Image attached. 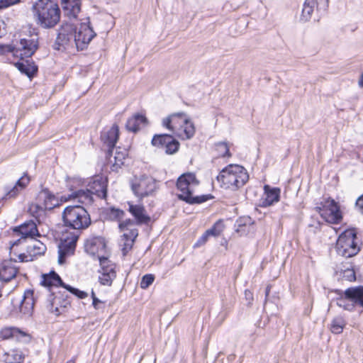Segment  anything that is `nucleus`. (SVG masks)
Wrapping results in <instances>:
<instances>
[{
	"instance_id": "3",
	"label": "nucleus",
	"mask_w": 363,
	"mask_h": 363,
	"mask_svg": "<svg viewBox=\"0 0 363 363\" xmlns=\"http://www.w3.org/2000/svg\"><path fill=\"white\" fill-rule=\"evenodd\" d=\"M249 179L247 170L238 164H229L223 168L217 176L221 187L236 191L244 186Z\"/></svg>"
},
{
	"instance_id": "40",
	"label": "nucleus",
	"mask_w": 363,
	"mask_h": 363,
	"mask_svg": "<svg viewBox=\"0 0 363 363\" xmlns=\"http://www.w3.org/2000/svg\"><path fill=\"white\" fill-rule=\"evenodd\" d=\"M64 288L66 289L67 291H69L72 294L75 295L76 296H77L78 298H82V299L87 297V296H88L86 292H85L84 291H81L78 289L74 288L68 284L65 285Z\"/></svg>"
},
{
	"instance_id": "21",
	"label": "nucleus",
	"mask_w": 363,
	"mask_h": 363,
	"mask_svg": "<svg viewBox=\"0 0 363 363\" xmlns=\"http://www.w3.org/2000/svg\"><path fill=\"white\" fill-rule=\"evenodd\" d=\"M64 13L69 19L77 18L81 11V0H61Z\"/></svg>"
},
{
	"instance_id": "39",
	"label": "nucleus",
	"mask_w": 363,
	"mask_h": 363,
	"mask_svg": "<svg viewBox=\"0 0 363 363\" xmlns=\"http://www.w3.org/2000/svg\"><path fill=\"white\" fill-rule=\"evenodd\" d=\"M155 277L153 274H147L144 275L142 277L141 281H140V287L142 289H147L148 288L154 281Z\"/></svg>"
},
{
	"instance_id": "5",
	"label": "nucleus",
	"mask_w": 363,
	"mask_h": 363,
	"mask_svg": "<svg viewBox=\"0 0 363 363\" xmlns=\"http://www.w3.org/2000/svg\"><path fill=\"white\" fill-rule=\"evenodd\" d=\"M38 48L37 38H22L18 45L0 44V55L11 54L13 57L23 60L30 57Z\"/></svg>"
},
{
	"instance_id": "7",
	"label": "nucleus",
	"mask_w": 363,
	"mask_h": 363,
	"mask_svg": "<svg viewBox=\"0 0 363 363\" xmlns=\"http://www.w3.org/2000/svg\"><path fill=\"white\" fill-rule=\"evenodd\" d=\"M320 216L331 224H338L342 221V215L340 205L334 199L324 198L315 207Z\"/></svg>"
},
{
	"instance_id": "43",
	"label": "nucleus",
	"mask_w": 363,
	"mask_h": 363,
	"mask_svg": "<svg viewBox=\"0 0 363 363\" xmlns=\"http://www.w3.org/2000/svg\"><path fill=\"white\" fill-rule=\"evenodd\" d=\"M209 199V195H202L199 196H194L191 195L190 199L187 200L186 203H201L206 201Z\"/></svg>"
},
{
	"instance_id": "54",
	"label": "nucleus",
	"mask_w": 363,
	"mask_h": 363,
	"mask_svg": "<svg viewBox=\"0 0 363 363\" xmlns=\"http://www.w3.org/2000/svg\"><path fill=\"white\" fill-rule=\"evenodd\" d=\"M26 239L25 238H22V236H21V238L18 240H16V241L13 242L12 243H11V252H10V254H11V252L12 250H13V248L18 245L19 244H21L22 242H23Z\"/></svg>"
},
{
	"instance_id": "6",
	"label": "nucleus",
	"mask_w": 363,
	"mask_h": 363,
	"mask_svg": "<svg viewBox=\"0 0 363 363\" xmlns=\"http://www.w3.org/2000/svg\"><path fill=\"white\" fill-rule=\"evenodd\" d=\"M357 232L354 228L347 229L338 237L336 242V250L339 255L352 257L360 250L357 242Z\"/></svg>"
},
{
	"instance_id": "4",
	"label": "nucleus",
	"mask_w": 363,
	"mask_h": 363,
	"mask_svg": "<svg viewBox=\"0 0 363 363\" xmlns=\"http://www.w3.org/2000/svg\"><path fill=\"white\" fill-rule=\"evenodd\" d=\"M65 225L70 228L82 230L91 224L90 215L87 210L82 206H69L62 213Z\"/></svg>"
},
{
	"instance_id": "24",
	"label": "nucleus",
	"mask_w": 363,
	"mask_h": 363,
	"mask_svg": "<svg viewBox=\"0 0 363 363\" xmlns=\"http://www.w3.org/2000/svg\"><path fill=\"white\" fill-rule=\"evenodd\" d=\"M129 211L135 218L138 224H146L147 223L150 218L147 216L145 212V208L141 205H133L128 203Z\"/></svg>"
},
{
	"instance_id": "56",
	"label": "nucleus",
	"mask_w": 363,
	"mask_h": 363,
	"mask_svg": "<svg viewBox=\"0 0 363 363\" xmlns=\"http://www.w3.org/2000/svg\"><path fill=\"white\" fill-rule=\"evenodd\" d=\"M309 227H314L316 230H319L320 228V223L319 221H317L313 224H310Z\"/></svg>"
},
{
	"instance_id": "49",
	"label": "nucleus",
	"mask_w": 363,
	"mask_h": 363,
	"mask_svg": "<svg viewBox=\"0 0 363 363\" xmlns=\"http://www.w3.org/2000/svg\"><path fill=\"white\" fill-rule=\"evenodd\" d=\"M92 305L96 310H104L105 308V303L99 300L97 297H94L92 301Z\"/></svg>"
},
{
	"instance_id": "46",
	"label": "nucleus",
	"mask_w": 363,
	"mask_h": 363,
	"mask_svg": "<svg viewBox=\"0 0 363 363\" xmlns=\"http://www.w3.org/2000/svg\"><path fill=\"white\" fill-rule=\"evenodd\" d=\"M135 223L131 219H126L125 220L119 223V228L121 231L129 230V228H134Z\"/></svg>"
},
{
	"instance_id": "63",
	"label": "nucleus",
	"mask_w": 363,
	"mask_h": 363,
	"mask_svg": "<svg viewBox=\"0 0 363 363\" xmlns=\"http://www.w3.org/2000/svg\"><path fill=\"white\" fill-rule=\"evenodd\" d=\"M67 363H75V362L74 359H70Z\"/></svg>"
},
{
	"instance_id": "61",
	"label": "nucleus",
	"mask_w": 363,
	"mask_h": 363,
	"mask_svg": "<svg viewBox=\"0 0 363 363\" xmlns=\"http://www.w3.org/2000/svg\"><path fill=\"white\" fill-rule=\"evenodd\" d=\"M269 291H270V287L268 286L266 288V290H265V295H266V297H267V296H269Z\"/></svg>"
},
{
	"instance_id": "33",
	"label": "nucleus",
	"mask_w": 363,
	"mask_h": 363,
	"mask_svg": "<svg viewBox=\"0 0 363 363\" xmlns=\"http://www.w3.org/2000/svg\"><path fill=\"white\" fill-rule=\"evenodd\" d=\"M46 246L40 241L33 240L32 244L28 246V252L30 256L41 255L46 251Z\"/></svg>"
},
{
	"instance_id": "14",
	"label": "nucleus",
	"mask_w": 363,
	"mask_h": 363,
	"mask_svg": "<svg viewBox=\"0 0 363 363\" xmlns=\"http://www.w3.org/2000/svg\"><path fill=\"white\" fill-rule=\"evenodd\" d=\"M84 248L87 253L96 256L98 259H100V255L106 256L107 254L106 244L102 237H93L87 239Z\"/></svg>"
},
{
	"instance_id": "12",
	"label": "nucleus",
	"mask_w": 363,
	"mask_h": 363,
	"mask_svg": "<svg viewBox=\"0 0 363 363\" xmlns=\"http://www.w3.org/2000/svg\"><path fill=\"white\" fill-rule=\"evenodd\" d=\"M74 26L71 23H64L58 30V34L54 45L55 50L65 49L69 45H75Z\"/></svg>"
},
{
	"instance_id": "57",
	"label": "nucleus",
	"mask_w": 363,
	"mask_h": 363,
	"mask_svg": "<svg viewBox=\"0 0 363 363\" xmlns=\"http://www.w3.org/2000/svg\"><path fill=\"white\" fill-rule=\"evenodd\" d=\"M52 296H53L52 294H50V298H49L50 305L51 308H53L54 303H55V298H52Z\"/></svg>"
},
{
	"instance_id": "41",
	"label": "nucleus",
	"mask_w": 363,
	"mask_h": 363,
	"mask_svg": "<svg viewBox=\"0 0 363 363\" xmlns=\"http://www.w3.org/2000/svg\"><path fill=\"white\" fill-rule=\"evenodd\" d=\"M123 239L130 240L134 242L135 239L138 236V230L135 228H129V230H125L123 231Z\"/></svg>"
},
{
	"instance_id": "51",
	"label": "nucleus",
	"mask_w": 363,
	"mask_h": 363,
	"mask_svg": "<svg viewBox=\"0 0 363 363\" xmlns=\"http://www.w3.org/2000/svg\"><path fill=\"white\" fill-rule=\"evenodd\" d=\"M317 9L325 11L328 7V0H315Z\"/></svg>"
},
{
	"instance_id": "27",
	"label": "nucleus",
	"mask_w": 363,
	"mask_h": 363,
	"mask_svg": "<svg viewBox=\"0 0 363 363\" xmlns=\"http://www.w3.org/2000/svg\"><path fill=\"white\" fill-rule=\"evenodd\" d=\"M146 121L147 119L144 116L135 114L127 121L125 127L128 130L136 133L140 128V125L145 124Z\"/></svg>"
},
{
	"instance_id": "48",
	"label": "nucleus",
	"mask_w": 363,
	"mask_h": 363,
	"mask_svg": "<svg viewBox=\"0 0 363 363\" xmlns=\"http://www.w3.org/2000/svg\"><path fill=\"white\" fill-rule=\"evenodd\" d=\"M343 277L348 281H354L356 279L355 272L352 269H347L343 272Z\"/></svg>"
},
{
	"instance_id": "50",
	"label": "nucleus",
	"mask_w": 363,
	"mask_h": 363,
	"mask_svg": "<svg viewBox=\"0 0 363 363\" xmlns=\"http://www.w3.org/2000/svg\"><path fill=\"white\" fill-rule=\"evenodd\" d=\"M20 0H0L1 9L18 3Z\"/></svg>"
},
{
	"instance_id": "16",
	"label": "nucleus",
	"mask_w": 363,
	"mask_h": 363,
	"mask_svg": "<svg viewBox=\"0 0 363 363\" xmlns=\"http://www.w3.org/2000/svg\"><path fill=\"white\" fill-rule=\"evenodd\" d=\"M155 184L152 178L143 177L132 184V190L135 195L142 199L153 192Z\"/></svg>"
},
{
	"instance_id": "35",
	"label": "nucleus",
	"mask_w": 363,
	"mask_h": 363,
	"mask_svg": "<svg viewBox=\"0 0 363 363\" xmlns=\"http://www.w3.org/2000/svg\"><path fill=\"white\" fill-rule=\"evenodd\" d=\"M346 320L342 316H337L334 318L330 324V331L334 334H340L345 326Z\"/></svg>"
},
{
	"instance_id": "52",
	"label": "nucleus",
	"mask_w": 363,
	"mask_h": 363,
	"mask_svg": "<svg viewBox=\"0 0 363 363\" xmlns=\"http://www.w3.org/2000/svg\"><path fill=\"white\" fill-rule=\"evenodd\" d=\"M208 235L205 232L194 244V247H199L205 244L208 238Z\"/></svg>"
},
{
	"instance_id": "42",
	"label": "nucleus",
	"mask_w": 363,
	"mask_h": 363,
	"mask_svg": "<svg viewBox=\"0 0 363 363\" xmlns=\"http://www.w3.org/2000/svg\"><path fill=\"white\" fill-rule=\"evenodd\" d=\"M177 116H169L162 120V125L173 133V123H176Z\"/></svg>"
},
{
	"instance_id": "47",
	"label": "nucleus",
	"mask_w": 363,
	"mask_h": 363,
	"mask_svg": "<svg viewBox=\"0 0 363 363\" xmlns=\"http://www.w3.org/2000/svg\"><path fill=\"white\" fill-rule=\"evenodd\" d=\"M220 224L216 223L211 228L207 230L206 232L208 236H218L220 235L221 230L218 229Z\"/></svg>"
},
{
	"instance_id": "37",
	"label": "nucleus",
	"mask_w": 363,
	"mask_h": 363,
	"mask_svg": "<svg viewBox=\"0 0 363 363\" xmlns=\"http://www.w3.org/2000/svg\"><path fill=\"white\" fill-rule=\"evenodd\" d=\"M18 332L16 328H4L0 332V337L2 340H8L13 337Z\"/></svg>"
},
{
	"instance_id": "44",
	"label": "nucleus",
	"mask_w": 363,
	"mask_h": 363,
	"mask_svg": "<svg viewBox=\"0 0 363 363\" xmlns=\"http://www.w3.org/2000/svg\"><path fill=\"white\" fill-rule=\"evenodd\" d=\"M217 149L220 153L221 157H229L230 155L229 147L225 143H219L217 144Z\"/></svg>"
},
{
	"instance_id": "36",
	"label": "nucleus",
	"mask_w": 363,
	"mask_h": 363,
	"mask_svg": "<svg viewBox=\"0 0 363 363\" xmlns=\"http://www.w3.org/2000/svg\"><path fill=\"white\" fill-rule=\"evenodd\" d=\"M4 357L5 363H21L23 359L21 353L17 350H11L6 352Z\"/></svg>"
},
{
	"instance_id": "1",
	"label": "nucleus",
	"mask_w": 363,
	"mask_h": 363,
	"mask_svg": "<svg viewBox=\"0 0 363 363\" xmlns=\"http://www.w3.org/2000/svg\"><path fill=\"white\" fill-rule=\"evenodd\" d=\"M32 10L36 24L43 28H54L60 21V7L52 0H37Z\"/></svg>"
},
{
	"instance_id": "29",
	"label": "nucleus",
	"mask_w": 363,
	"mask_h": 363,
	"mask_svg": "<svg viewBox=\"0 0 363 363\" xmlns=\"http://www.w3.org/2000/svg\"><path fill=\"white\" fill-rule=\"evenodd\" d=\"M347 296L354 300L355 306L363 308V286L348 288Z\"/></svg>"
},
{
	"instance_id": "9",
	"label": "nucleus",
	"mask_w": 363,
	"mask_h": 363,
	"mask_svg": "<svg viewBox=\"0 0 363 363\" xmlns=\"http://www.w3.org/2000/svg\"><path fill=\"white\" fill-rule=\"evenodd\" d=\"M89 23V18H86L84 22L74 26L75 46L78 50H84L96 35Z\"/></svg>"
},
{
	"instance_id": "19",
	"label": "nucleus",
	"mask_w": 363,
	"mask_h": 363,
	"mask_svg": "<svg viewBox=\"0 0 363 363\" xmlns=\"http://www.w3.org/2000/svg\"><path fill=\"white\" fill-rule=\"evenodd\" d=\"M36 200L45 210H52L59 205L58 199L48 189L41 190Z\"/></svg>"
},
{
	"instance_id": "25",
	"label": "nucleus",
	"mask_w": 363,
	"mask_h": 363,
	"mask_svg": "<svg viewBox=\"0 0 363 363\" xmlns=\"http://www.w3.org/2000/svg\"><path fill=\"white\" fill-rule=\"evenodd\" d=\"M41 284L46 287L62 286L64 288L65 284L60 277L54 271H51L48 274L42 276Z\"/></svg>"
},
{
	"instance_id": "26",
	"label": "nucleus",
	"mask_w": 363,
	"mask_h": 363,
	"mask_svg": "<svg viewBox=\"0 0 363 363\" xmlns=\"http://www.w3.org/2000/svg\"><path fill=\"white\" fill-rule=\"evenodd\" d=\"M14 63L15 67L22 73L28 77H32L38 72V67L33 62L26 60H21Z\"/></svg>"
},
{
	"instance_id": "55",
	"label": "nucleus",
	"mask_w": 363,
	"mask_h": 363,
	"mask_svg": "<svg viewBox=\"0 0 363 363\" xmlns=\"http://www.w3.org/2000/svg\"><path fill=\"white\" fill-rule=\"evenodd\" d=\"M28 256L24 253H21L18 255V259L19 262H27L28 259H27Z\"/></svg>"
},
{
	"instance_id": "53",
	"label": "nucleus",
	"mask_w": 363,
	"mask_h": 363,
	"mask_svg": "<svg viewBox=\"0 0 363 363\" xmlns=\"http://www.w3.org/2000/svg\"><path fill=\"white\" fill-rule=\"evenodd\" d=\"M356 206L358 208L359 211L363 215V194L357 199Z\"/></svg>"
},
{
	"instance_id": "38",
	"label": "nucleus",
	"mask_w": 363,
	"mask_h": 363,
	"mask_svg": "<svg viewBox=\"0 0 363 363\" xmlns=\"http://www.w3.org/2000/svg\"><path fill=\"white\" fill-rule=\"evenodd\" d=\"M179 147V143L173 138V141H167L164 152L168 155H172L178 151Z\"/></svg>"
},
{
	"instance_id": "23",
	"label": "nucleus",
	"mask_w": 363,
	"mask_h": 363,
	"mask_svg": "<svg viewBox=\"0 0 363 363\" xmlns=\"http://www.w3.org/2000/svg\"><path fill=\"white\" fill-rule=\"evenodd\" d=\"M264 189L265 198L262 200V206H269L279 201L280 197V189L271 188L268 185H265Z\"/></svg>"
},
{
	"instance_id": "18",
	"label": "nucleus",
	"mask_w": 363,
	"mask_h": 363,
	"mask_svg": "<svg viewBox=\"0 0 363 363\" xmlns=\"http://www.w3.org/2000/svg\"><path fill=\"white\" fill-rule=\"evenodd\" d=\"M30 182V177L27 174H24L18 179L13 186H6L4 188L5 194L3 199L7 200L16 198L23 190H24Z\"/></svg>"
},
{
	"instance_id": "17",
	"label": "nucleus",
	"mask_w": 363,
	"mask_h": 363,
	"mask_svg": "<svg viewBox=\"0 0 363 363\" xmlns=\"http://www.w3.org/2000/svg\"><path fill=\"white\" fill-rule=\"evenodd\" d=\"M17 260L11 257L5 259L0 264V280L8 282L16 277L18 267L16 265Z\"/></svg>"
},
{
	"instance_id": "11",
	"label": "nucleus",
	"mask_w": 363,
	"mask_h": 363,
	"mask_svg": "<svg viewBox=\"0 0 363 363\" xmlns=\"http://www.w3.org/2000/svg\"><path fill=\"white\" fill-rule=\"evenodd\" d=\"M99 281L101 285L111 286L116 277V264L107 256L100 255Z\"/></svg>"
},
{
	"instance_id": "28",
	"label": "nucleus",
	"mask_w": 363,
	"mask_h": 363,
	"mask_svg": "<svg viewBox=\"0 0 363 363\" xmlns=\"http://www.w3.org/2000/svg\"><path fill=\"white\" fill-rule=\"evenodd\" d=\"M114 150L113 160L111 159L113 154L111 156L107 154L106 157H108L109 162L113 163V166L117 168L120 167L123 164L124 160L128 156V150L120 147H116Z\"/></svg>"
},
{
	"instance_id": "8",
	"label": "nucleus",
	"mask_w": 363,
	"mask_h": 363,
	"mask_svg": "<svg viewBox=\"0 0 363 363\" xmlns=\"http://www.w3.org/2000/svg\"><path fill=\"white\" fill-rule=\"evenodd\" d=\"M176 116V123H173V133L182 140L191 138L195 134V126L186 113L181 112L173 113Z\"/></svg>"
},
{
	"instance_id": "31",
	"label": "nucleus",
	"mask_w": 363,
	"mask_h": 363,
	"mask_svg": "<svg viewBox=\"0 0 363 363\" xmlns=\"http://www.w3.org/2000/svg\"><path fill=\"white\" fill-rule=\"evenodd\" d=\"M315 6H317L315 0H305L301 19L303 21H309L312 16Z\"/></svg>"
},
{
	"instance_id": "20",
	"label": "nucleus",
	"mask_w": 363,
	"mask_h": 363,
	"mask_svg": "<svg viewBox=\"0 0 363 363\" xmlns=\"http://www.w3.org/2000/svg\"><path fill=\"white\" fill-rule=\"evenodd\" d=\"M18 235L22 236V238H31L32 240L35 236L39 235L37 225L33 220L26 221L22 225L16 227L13 230Z\"/></svg>"
},
{
	"instance_id": "2",
	"label": "nucleus",
	"mask_w": 363,
	"mask_h": 363,
	"mask_svg": "<svg viewBox=\"0 0 363 363\" xmlns=\"http://www.w3.org/2000/svg\"><path fill=\"white\" fill-rule=\"evenodd\" d=\"M71 191L72 194L64 198L65 201L74 199L83 204H91L93 202L92 195L101 199L106 197L107 180L101 176H95L88 183L86 189H71Z\"/></svg>"
},
{
	"instance_id": "62",
	"label": "nucleus",
	"mask_w": 363,
	"mask_h": 363,
	"mask_svg": "<svg viewBox=\"0 0 363 363\" xmlns=\"http://www.w3.org/2000/svg\"><path fill=\"white\" fill-rule=\"evenodd\" d=\"M94 297H96V295H95V293L94 291V290L91 291V298H92V301L94 300Z\"/></svg>"
},
{
	"instance_id": "32",
	"label": "nucleus",
	"mask_w": 363,
	"mask_h": 363,
	"mask_svg": "<svg viewBox=\"0 0 363 363\" xmlns=\"http://www.w3.org/2000/svg\"><path fill=\"white\" fill-rule=\"evenodd\" d=\"M167 141H173V137L169 134L155 135L152 139V145L158 148L164 150Z\"/></svg>"
},
{
	"instance_id": "13",
	"label": "nucleus",
	"mask_w": 363,
	"mask_h": 363,
	"mask_svg": "<svg viewBox=\"0 0 363 363\" xmlns=\"http://www.w3.org/2000/svg\"><path fill=\"white\" fill-rule=\"evenodd\" d=\"M77 235H73L71 238H62L58 246V262L62 264L65 262L66 257L74 254L76 242L78 240Z\"/></svg>"
},
{
	"instance_id": "34",
	"label": "nucleus",
	"mask_w": 363,
	"mask_h": 363,
	"mask_svg": "<svg viewBox=\"0 0 363 363\" xmlns=\"http://www.w3.org/2000/svg\"><path fill=\"white\" fill-rule=\"evenodd\" d=\"M28 211L32 216L34 217L38 222H40V219L45 216L46 211L42 205H40L37 201L36 203H31L30 205Z\"/></svg>"
},
{
	"instance_id": "10",
	"label": "nucleus",
	"mask_w": 363,
	"mask_h": 363,
	"mask_svg": "<svg viewBox=\"0 0 363 363\" xmlns=\"http://www.w3.org/2000/svg\"><path fill=\"white\" fill-rule=\"evenodd\" d=\"M198 184L199 182L194 174L186 173L181 175L177 182V187L180 192L178 194L179 199L186 202Z\"/></svg>"
},
{
	"instance_id": "60",
	"label": "nucleus",
	"mask_w": 363,
	"mask_h": 363,
	"mask_svg": "<svg viewBox=\"0 0 363 363\" xmlns=\"http://www.w3.org/2000/svg\"><path fill=\"white\" fill-rule=\"evenodd\" d=\"M359 86L363 88V75H362L361 78L359 80Z\"/></svg>"
},
{
	"instance_id": "30",
	"label": "nucleus",
	"mask_w": 363,
	"mask_h": 363,
	"mask_svg": "<svg viewBox=\"0 0 363 363\" xmlns=\"http://www.w3.org/2000/svg\"><path fill=\"white\" fill-rule=\"evenodd\" d=\"M347 289L336 299V304L346 311H352L356 306L354 300L347 296Z\"/></svg>"
},
{
	"instance_id": "59",
	"label": "nucleus",
	"mask_w": 363,
	"mask_h": 363,
	"mask_svg": "<svg viewBox=\"0 0 363 363\" xmlns=\"http://www.w3.org/2000/svg\"><path fill=\"white\" fill-rule=\"evenodd\" d=\"M5 33L4 29L2 28V25L0 24V38H1Z\"/></svg>"
},
{
	"instance_id": "58",
	"label": "nucleus",
	"mask_w": 363,
	"mask_h": 363,
	"mask_svg": "<svg viewBox=\"0 0 363 363\" xmlns=\"http://www.w3.org/2000/svg\"><path fill=\"white\" fill-rule=\"evenodd\" d=\"M123 213H124L123 211H120V210L116 211V216L118 218H121V216H123Z\"/></svg>"
},
{
	"instance_id": "15",
	"label": "nucleus",
	"mask_w": 363,
	"mask_h": 363,
	"mask_svg": "<svg viewBox=\"0 0 363 363\" xmlns=\"http://www.w3.org/2000/svg\"><path fill=\"white\" fill-rule=\"evenodd\" d=\"M119 137V129L118 125H113L110 128H104L101 133V140L104 145L108 148V155L111 156L113 153L116 143Z\"/></svg>"
},
{
	"instance_id": "45",
	"label": "nucleus",
	"mask_w": 363,
	"mask_h": 363,
	"mask_svg": "<svg viewBox=\"0 0 363 363\" xmlns=\"http://www.w3.org/2000/svg\"><path fill=\"white\" fill-rule=\"evenodd\" d=\"M123 241V243L121 244L122 246V252L123 256H125L127 253L131 250L133 242L130 240H122Z\"/></svg>"
},
{
	"instance_id": "22",
	"label": "nucleus",
	"mask_w": 363,
	"mask_h": 363,
	"mask_svg": "<svg viewBox=\"0 0 363 363\" xmlns=\"http://www.w3.org/2000/svg\"><path fill=\"white\" fill-rule=\"evenodd\" d=\"M35 304L34 291L27 289L23 294V298L20 304V312L25 315H31Z\"/></svg>"
}]
</instances>
